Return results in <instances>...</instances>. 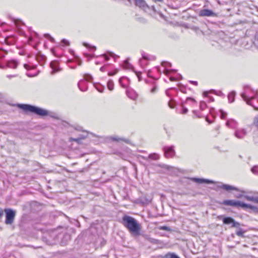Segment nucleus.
<instances>
[{
    "instance_id": "f257e3e1",
    "label": "nucleus",
    "mask_w": 258,
    "mask_h": 258,
    "mask_svg": "<svg viewBox=\"0 0 258 258\" xmlns=\"http://www.w3.org/2000/svg\"><path fill=\"white\" fill-rule=\"evenodd\" d=\"M122 223L133 236H138L140 235L141 226L133 217L128 215L124 216L122 217Z\"/></svg>"
},
{
    "instance_id": "f03ea898",
    "label": "nucleus",
    "mask_w": 258,
    "mask_h": 258,
    "mask_svg": "<svg viewBox=\"0 0 258 258\" xmlns=\"http://www.w3.org/2000/svg\"><path fill=\"white\" fill-rule=\"evenodd\" d=\"M243 99L248 105L252 106L255 110H258V92L251 90L249 87H246L243 92L241 94Z\"/></svg>"
},
{
    "instance_id": "7ed1b4c3",
    "label": "nucleus",
    "mask_w": 258,
    "mask_h": 258,
    "mask_svg": "<svg viewBox=\"0 0 258 258\" xmlns=\"http://www.w3.org/2000/svg\"><path fill=\"white\" fill-rule=\"evenodd\" d=\"M19 107L25 111L33 112L41 116L48 115V111L44 109L29 104H19Z\"/></svg>"
},
{
    "instance_id": "20e7f679",
    "label": "nucleus",
    "mask_w": 258,
    "mask_h": 258,
    "mask_svg": "<svg viewBox=\"0 0 258 258\" xmlns=\"http://www.w3.org/2000/svg\"><path fill=\"white\" fill-rule=\"evenodd\" d=\"M222 204L224 205L235 207L237 208L241 207L243 209L249 208L251 210H256V207L250 204H247L239 201L233 200H226L223 201Z\"/></svg>"
},
{
    "instance_id": "39448f33",
    "label": "nucleus",
    "mask_w": 258,
    "mask_h": 258,
    "mask_svg": "<svg viewBox=\"0 0 258 258\" xmlns=\"http://www.w3.org/2000/svg\"><path fill=\"white\" fill-rule=\"evenodd\" d=\"M4 211L6 213V224H12L16 215L15 212L11 209H5Z\"/></svg>"
},
{
    "instance_id": "423d86ee",
    "label": "nucleus",
    "mask_w": 258,
    "mask_h": 258,
    "mask_svg": "<svg viewBox=\"0 0 258 258\" xmlns=\"http://www.w3.org/2000/svg\"><path fill=\"white\" fill-rule=\"evenodd\" d=\"M151 198H148L146 196H143L136 199L135 203L140 204L143 206L148 205L151 201Z\"/></svg>"
},
{
    "instance_id": "0eeeda50",
    "label": "nucleus",
    "mask_w": 258,
    "mask_h": 258,
    "mask_svg": "<svg viewBox=\"0 0 258 258\" xmlns=\"http://www.w3.org/2000/svg\"><path fill=\"white\" fill-rule=\"evenodd\" d=\"M163 150L164 152L165 156L166 158H172L175 155V152L174 150L173 146L165 147Z\"/></svg>"
},
{
    "instance_id": "6e6552de",
    "label": "nucleus",
    "mask_w": 258,
    "mask_h": 258,
    "mask_svg": "<svg viewBox=\"0 0 258 258\" xmlns=\"http://www.w3.org/2000/svg\"><path fill=\"white\" fill-rule=\"evenodd\" d=\"M223 222L225 224H232L233 227H237L240 225L238 222H236L233 218L229 217L224 218Z\"/></svg>"
},
{
    "instance_id": "1a4fd4ad",
    "label": "nucleus",
    "mask_w": 258,
    "mask_h": 258,
    "mask_svg": "<svg viewBox=\"0 0 258 258\" xmlns=\"http://www.w3.org/2000/svg\"><path fill=\"white\" fill-rule=\"evenodd\" d=\"M189 179L191 180L192 181H194L195 182H196L199 184H202V183H214V182L213 180L204 179V178H197V177H190L188 178Z\"/></svg>"
},
{
    "instance_id": "9d476101",
    "label": "nucleus",
    "mask_w": 258,
    "mask_h": 258,
    "mask_svg": "<svg viewBox=\"0 0 258 258\" xmlns=\"http://www.w3.org/2000/svg\"><path fill=\"white\" fill-rule=\"evenodd\" d=\"M218 187L219 188H221L226 191H229L231 190H236V191H240L238 188L233 186L232 185H230L229 184L220 183V184L218 185Z\"/></svg>"
},
{
    "instance_id": "9b49d317",
    "label": "nucleus",
    "mask_w": 258,
    "mask_h": 258,
    "mask_svg": "<svg viewBox=\"0 0 258 258\" xmlns=\"http://www.w3.org/2000/svg\"><path fill=\"white\" fill-rule=\"evenodd\" d=\"M199 16L202 17L207 16H216V14L211 10L208 9H203L200 11Z\"/></svg>"
},
{
    "instance_id": "f8f14e48",
    "label": "nucleus",
    "mask_w": 258,
    "mask_h": 258,
    "mask_svg": "<svg viewBox=\"0 0 258 258\" xmlns=\"http://www.w3.org/2000/svg\"><path fill=\"white\" fill-rule=\"evenodd\" d=\"M126 93L127 96L133 100H136L138 97L137 93L132 89L130 88L127 89Z\"/></svg>"
},
{
    "instance_id": "ddd939ff",
    "label": "nucleus",
    "mask_w": 258,
    "mask_h": 258,
    "mask_svg": "<svg viewBox=\"0 0 258 258\" xmlns=\"http://www.w3.org/2000/svg\"><path fill=\"white\" fill-rule=\"evenodd\" d=\"M50 66L52 69L51 74H54L56 72H58L60 71V69L59 67L58 62L56 60H53L51 61L50 63Z\"/></svg>"
},
{
    "instance_id": "4468645a",
    "label": "nucleus",
    "mask_w": 258,
    "mask_h": 258,
    "mask_svg": "<svg viewBox=\"0 0 258 258\" xmlns=\"http://www.w3.org/2000/svg\"><path fill=\"white\" fill-rule=\"evenodd\" d=\"M87 136H88V133L83 132L82 134L79 135V136L78 138H70V141H75L78 143H80L82 140H83V139L86 138L87 137Z\"/></svg>"
},
{
    "instance_id": "2eb2a0df",
    "label": "nucleus",
    "mask_w": 258,
    "mask_h": 258,
    "mask_svg": "<svg viewBox=\"0 0 258 258\" xmlns=\"http://www.w3.org/2000/svg\"><path fill=\"white\" fill-rule=\"evenodd\" d=\"M246 135V132L245 129L242 128L237 130L235 133V136L238 139L243 138Z\"/></svg>"
},
{
    "instance_id": "dca6fc26",
    "label": "nucleus",
    "mask_w": 258,
    "mask_h": 258,
    "mask_svg": "<svg viewBox=\"0 0 258 258\" xmlns=\"http://www.w3.org/2000/svg\"><path fill=\"white\" fill-rule=\"evenodd\" d=\"M87 83V81L84 80H80L79 82L78 86L81 91H86L87 90V87H86Z\"/></svg>"
},
{
    "instance_id": "f3484780",
    "label": "nucleus",
    "mask_w": 258,
    "mask_h": 258,
    "mask_svg": "<svg viewBox=\"0 0 258 258\" xmlns=\"http://www.w3.org/2000/svg\"><path fill=\"white\" fill-rule=\"evenodd\" d=\"M135 5L142 9H145L148 7V6L145 0H134Z\"/></svg>"
},
{
    "instance_id": "a211bd4d",
    "label": "nucleus",
    "mask_w": 258,
    "mask_h": 258,
    "mask_svg": "<svg viewBox=\"0 0 258 258\" xmlns=\"http://www.w3.org/2000/svg\"><path fill=\"white\" fill-rule=\"evenodd\" d=\"M7 64L9 68L16 69L18 64V62L16 60H11L7 62Z\"/></svg>"
},
{
    "instance_id": "6ab92c4d",
    "label": "nucleus",
    "mask_w": 258,
    "mask_h": 258,
    "mask_svg": "<svg viewBox=\"0 0 258 258\" xmlns=\"http://www.w3.org/2000/svg\"><path fill=\"white\" fill-rule=\"evenodd\" d=\"M162 65L165 68H167L168 67H170L171 66V64L168 62H163L162 63ZM173 71L172 70H168V69L165 68L164 70V73L165 75H167L171 71Z\"/></svg>"
},
{
    "instance_id": "aec40b11",
    "label": "nucleus",
    "mask_w": 258,
    "mask_h": 258,
    "mask_svg": "<svg viewBox=\"0 0 258 258\" xmlns=\"http://www.w3.org/2000/svg\"><path fill=\"white\" fill-rule=\"evenodd\" d=\"M148 60V57L145 54L143 55L142 58L140 60V63L142 68H144L147 65Z\"/></svg>"
},
{
    "instance_id": "412c9836",
    "label": "nucleus",
    "mask_w": 258,
    "mask_h": 258,
    "mask_svg": "<svg viewBox=\"0 0 258 258\" xmlns=\"http://www.w3.org/2000/svg\"><path fill=\"white\" fill-rule=\"evenodd\" d=\"M110 139L112 141H114L119 142V141H123L124 142H126L127 143H129V141L128 140H126L125 139L120 138H119V137H118L117 136H112V137H111Z\"/></svg>"
},
{
    "instance_id": "4be33fe9",
    "label": "nucleus",
    "mask_w": 258,
    "mask_h": 258,
    "mask_svg": "<svg viewBox=\"0 0 258 258\" xmlns=\"http://www.w3.org/2000/svg\"><path fill=\"white\" fill-rule=\"evenodd\" d=\"M235 92L232 91L230 92L228 95V99L229 103H232L235 99Z\"/></svg>"
},
{
    "instance_id": "5701e85b",
    "label": "nucleus",
    "mask_w": 258,
    "mask_h": 258,
    "mask_svg": "<svg viewBox=\"0 0 258 258\" xmlns=\"http://www.w3.org/2000/svg\"><path fill=\"white\" fill-rule=\"evenodd\" d=\"M163 258H180L177 255L174 253H168L165 254Z\"/></svg>"
},
{
    "instance_id": "b1692460",
    "label": "nucleus",
    "mask_w": 258,
    "mask_h": 258,
    "mask_svg": "<svg viewBox=\"0 0 258 258\" xmlns=\"http://www.w3.org/2000/svg\"><path fill=\"white\" fill-rule=\"evenodd\" d=\"M107 87L108 89L112 91L114 89V83L113 81L111 80H109L107 82Z\"/></svg>"
},
{
    "instance_id": "393cba45",
    "label": "nucleus",
    "mask_w": 258,
    "mask_h": 258,
    "mask_svg": "<svg viewBox=\"0 0 258 258\" xmlns=\"http://www.w3.org/2000/svg\"><path fill=\"white\" fill-rule=\"evenodd\" d=\"M235 123V120L233 119H229L226 122V125L229 127L233 128V124Z\"/></svg>"
},
{
    "instance_id": "a878e982",
    "label": "nucleus",
    "mask_w": 258,
    "mask_h": 258,
    "mask_svg": "<svg viewBox=\"0 0 258 258\" xmlns=\"http://www.w3.org/2000/svg\"><path fill=\"white\" fill-rule=\"evenodd\" d=\"M122 66L123 68L126 69H130L132 67V65L128 62L127 60H124L123 61Z\"/></svg>"
},
{
    "instance_id": "bb28decb",
    "label": "nucleus",
    "mask_w": 258,
    "mask_h": 258,
    "mask_svg": "<svg viewBox=\"0 0 258 258\" xmlns=\"http://www.w3.org/2000/svg\"><path fill=\"white\" fill-rule=\"evenodd\" d=\"M149 158L151 159H153V160H157L159 159V156L156 153H153V154H151L149 156Z\"/></svg>"
},
{
    "instance_id": "cd10ccee",
    "label": "nucleus",
    "mask_w": 258,
    "mask_h": 258,
    "mask_svg": "<svg viewBox=\"0 0 258 258\" xmlns=\"http://www.w3.org/2000/svg\"><path fill=\"white\" fill-rule=\"evenodd\" d=\"M244 198L248 201L254 202V195L251 196L245 195L244 196Z\"/></svg>"
},
{
    "instance_id": "c85d7f7f",
    "label": "nucleus",
    "mask_w": 258,
    "mask_h": 258,
    "mask_svg": "<svg viewBox=\"0 0 258 258\" xmlns=\"http://www.w3.org/2000/svg\"><path fill=\"white\" fill-rule=\"evenodd\" d=\"M83 45L84 46H85L86 47L89 48L90 50H91V49H93L94 50H95L96 48L95 46H91V45H90L89 43H83Z\"/></svg>"
},
{
    "instance_id": "c756f323",
    "label": "nucleus",
    "mask_w": 258,
    "mask_h": 258,
    "mask_svg": "<svg viewBox=\"0 0 258 258\" xmlns=\"http://www.w3.org/2000/svg\"><path fill=\"white\" fill-rule=\"evenodd\" d=\"M96 89L100 93H102L104 91V87L100 85H97L95 86Z\"/></svg>"
},
{
    "instance_id": "7c9ffc66",
    "label": "nucleus",
    "mask_w": 258,
    "mask_h": 258,
    "mask_svg": "<svg viewBox=\"0 0 258 258\" xmlns=\"http://www.w3.org/2000/svg\"><path fill=\"white\" fill-rule=\"evenodd\" d=\"M207 105L205 102L204 101H201L200 103V109L201 110H204L206 107Z\"/></svg>"
},
{
    "instance_id": "2f4dec72",
    "label": "nucleus",
    "mask_w": 258,
    "mask_h": 258,
    "mask_svg": "<svg viewBox=\"0 0 258 258\" xmlns=\"http://www.w3.org/2000/svg\"><path fill=\"white\" fill-rule=\"evenodd\" d=\"M244 233V231L240 229L236 231V234L237 235H238L239 236L243 237H244V235H243Z\"/></svg>"
},
{
    "instance_id": "473e14b6",
    "label": "nucleus",
    "mask_w": 258,
    "mask_h": 258,
    "mask_svg": "<svg viewBox=\"0 0 258 258\" xmlns=\"http://www.w3.org/2000/svg\"><path fill=\"white\" fill-rule=\"evenodd\" d=\"M251 170L254 174L258 175V166L253 167Z\"/></svg>"
},
{
    "instance_id": "72a5a7b5",
    "label": "nucleus",
    "mask_w": 258,
    "mask_h": 258,
    "mask_svg": "<svg viewBox=\"0 0 258 258\" xmlns=\"http://www.w3.org/2000/svg\"><path fill=\"white\" fill-rule=\"evenodd\" d=\"M44 37L48 39L51 42H54V39L49 34H44Z\"/></svg>"
},
{
    "instance_id": "f704fd0d",
    "label": "nucleus",
    "mask_w": 258,
    "mask_h": 258,
    "mask_svg": "<svg viewBox=\"0 0 258 258\" xmlns=\"http://www.w3.org/2000/svg\"><path fill=\"white\" fill-rule=\"evenodd\" d=\"M220 111L221 112V118L223 119H225L227 116V113L222 110H220Z\"/></svg>"
},
{
    "instance_id": "c9c22d12",
    "label": "nucleus",
    "mask_w": 258,
    "mask_h": 258,
    "mask_svg": "<svg viewBox=\"0 0 258 258\" xmlns=\"http://www.w3.org/2000/svg\"><path fill=\"white\" fill-rule=\"evenodd\" d=\"M159 229L160 230L167 231H171L170 228L168 227V226H161V227H159Z\"/></svg>"
},
{
    "instance_id": "e433bc0d",
    "label": "nucleus",
    "mask_w": 258,
    "mask_h": 258,
    "mask_svg": "<svg viewBox=\"0 0 258 258\" xmlns=\"http://www.w3.org/2000/svg\"><path fill=\"white\" fill-rule=\"evenodd\" d=\"M92 79V77L91 75L89 74H86L84 75V80L86 81H89Z\"/></svg>"
},
{
    "instance_id": "4c0bfd02",
    "label": "nucleus",
    "mask_w": 258,
    "mask_h": 258,
    "mask_svg": "<svg viewBox=\"0 0 258 258\" xmlns=\"http://www.w3.org/2000/svg\"><path fill=\"white\" fill-rule=\"evenodd\" d=\"M253 124L258 127V116H255L253 119Z\"/></svg>"
},
{
    "instance_id": "58836bf2",
    "label": "nucleus",
    "mask_w": 258,
    "mask_h": 258,
    "mask_svg": "<svg viewBox=\"0 0 258 258\" xmlns=\"http://www.w3.org/2000/svg\"><path fill=\"white\" fill-rule=\"evenodd\" d=\"M158 88L156 86H154L151 90L150 92L151 93H155L157 92Z\"/></svg>"
},
{
    "instance_id": "ea45409f",
    "label": "nucleus",
    "mask_w": 258,
    "mask_h": 258,
    "mask_svg": "<svg viewBox=\"0 0 258 258\" xmlns=\"http://www.w3.org/2000/svg\"><path fill=\"white\" fill-rule=\"evenodd\" d=\"M6 54V52L4 51V50L0 49V57H3L5 56V54Z\"/></svg>"
},
{
    "instance_id": "a19ab883",
    "label": "nucleus",
    "mask_w": 258,
    "mask_h": 258,
    "mask_svg": "<svg viewBox=\"0 0 258 258\" xmlns=\"http://www.w3.org/2000/svg\"><path fill=\"white\" fill-rule=\"evenodd\" d=\"M182 110L181 111V113L182 114H186L188 112V109L183 106H182Z\"/></svg>"
},
{
    "instance_id": "79ce46f5",
    "label": "nucleus",
    "mask_w": 258,
    "mask_h": 258,
    "mask_svg": "<svg viewBox=\"0 0 258 258\" xmlns=\"http://www.w3.org/2000/svg\"><path fill=\"white\" fill-rule=\"evenodd\" d=\"M124 78L121 77L119 80V83L120 84L121 86L123 88H125V86L122 84V81Z\"/></svg>"
},
{
    "instance_id": "37998d69",
    "label": "nucleus",
    "mask_w": 258,
    "mask_h": 258,
    "mask_svg": "<svg viewBox=\"0 0 258 258\" xmlns=\"http://www.w3.org/2000/svg\"><path fill=\"white\" fill-rule=\"evenodd\" d=\"M61 42L66 45H69L70 44L69 42L64 39L61 40Z\"/></svg>"
},
{
    "instance_id": "c03bdc74",
    "label": "nucleus",
    "mask_w": 258,
    "mask_h": 258,
    "mask_svg": "<svg viewBox=\"0 0 258 258\" xmlns=\"http://www.w3.org/2000/svg\"><path fill=\"white\" fill-rule=\"evenodd\" d=\"M254 203L258 204V194L254 195Z\"/></svg>"
},
{
    "instance_id": "a18cd8bd",
    "label": "nucleus",
    "mask_w": 258,
    "mask_h": 258,
    "mask_svg": "<svg viewBox=\"0 0 258 258\" xmlns=\"http://www.w3.org/2000/svg\"><path fill=\"white\" fill-rule=\"evenodd\" d=\"M116 73H117V71H114L113 72H109L108 73V75L110 76H111L114 75Z\"/></svg>"
},
{
    "instance_id": "49530a36",
    "label": "nucleus",
    "mask_w": 258,
    "mask_h": 258,
    "mask_svg": "<svg viewBox=\"0 0 258 258\" xmlns=\"http://www.w3.org/2000/svg\"><path fill=\"white\" fill-rule=\"evenodd\" d=\"M13 21L15 24L16 25H17L18 26V23L20 22H21V21L20 20H17V19H13Z\"/></svg>"
},
{
    "instance_id": "de8ad7c7",
    "label": "nucleus",
    "mask_w": 258,
    "mask_h": 258,
    "mask_svg": "<svg viewBox=\"0 0 258 258\" xmlns=\"http://www.w3.org/2000/svg\"><path fill=\"white\" fill-rule=\"evenodd\" d=\"M191 29L195 31H197L199 30V28L196 26H192L191 27Z\"/></svg>"
},
{
    "instance_id": "09e8293b",
    "label": "nucleus",
    "mask_w": 258,
    "mask_h": 258,
    "mask_svg": "<svg viewBox=\"0 0 258 258\" xmlns=\"http://www.w3.org/2000/svg\"><path fill=\"white\" fill-rule=\"evenodd\" d=\"M4 215V211L2 209L0 208V218L3 216Z\"/></svg>"
},
{
    "instance_id": "8fccbe9b",
    "label": "nucleus",
    "mask_w": 258,
    "mask_h": 258,
    "mask_svg": "<svg viewBox=\"0 0 258 258\" xmlns=\"http://www.w3.org/2000/svg\"><path fill=\"white\" fill-rule=\"evenodd\" d=\"M24 67L26 70L30 69V66L27 64H24Z\"/></svg>"
},
{
    "instance_id": "3c124183",
    "label": "nucleus",
    "mask_w": 258,
    "mask_h": 258,
    "mask_svg": "<svg viewBox=\"0 0 258 258\" xmlns=\"http://www.w3.org/2000/svg\"><path fill=\"white\" fill-rule=\"evenodd\" d=\"M193 113L194 114H195L196 115H197L198 117H201V116H200L199 114H198L197 113V111L196 110H193Z\"/></svg>"
},
{
    "instance_id": "603ef678",
    "label": "nucleus",
    "mask_w": 258,
    "mask_h": 258,
    "mask_svg": "<svg viewBox=\"0 0 258 258\" xmlns=\"http://www.w3.org/2000/svg\"><path fill=\"white\" fill-rule=\"evenodd\" d=\"M102 56H104V57L105 58V60H108L109 59L108 56L107 55H106V54H103Z\"/></svg>"
},
{
    "instance_id": "864d4df0",
    "label": "nucleus",
    "mask_w": 258,
    "mask_h": 258,
    "mask_svg": "<svg viewBox=\"0 0 258 258\" xmlns=\"http://www.w3.org/2000/svg\"><path fill=\"white\" fill-rule=\"evenodd\" d=\"M141 73V72H136V75L138 76L139 80H140V75Z\"/></svg>"
},
{
    "instance_id": "5fc2aeb1",
    "label": "nucleus",
    "mask_w": 258,
    "mask_h": 258,
    "mask_svg": "<svg viewBox=\"0 0 258 258\" xmlns=\"http://www.w3.org/2000/svg\"><path fill=\"white\" fill-rule=\"evenodd\" d=\"M235 197L237 198H241V197H242V195L241 194H238L236 195Z\"/></svg>"
},
{
    "instance_id": "6e6d98bb",
    "label": "nucleus",
    "mask_w": 258,
    "mask_h": 258,
    "mask_svg": "<svg viewBox=\"0 0 258 258\" xmlns=\"http://www.w3.org/2000/svg\"><path fill=\"white\" fill-rule=\"evenodd\" d=\"M190 82L191 83H192V84H193L195 85H198V82H196V81H190Z\"/></svg>"
},
{
    "instance_id": "4d7b16f0",
    "label": "nucleus",
    "mask_w": 258,
    "mask_h": 258,
    "mask_svg": "<svg viewBox=\"0 0 258 258\" xmlns=\"http://www.w3.org/2000/svg\"><path fill=\"white\" fill-rule=\"evenodd\" d=\"M214 101V99L213 97H209V102H213Z\"/></svg>"
},
{
    "instance_id": "13d9d810",
    "label": "nucleus",
    "mask_w": 258,
    "mask_h": 258,
    "mask_svg": "<svg viewBox=\"0 0 258 258\" xmlns=\"http://www.w3.org/2000/svg\"><path fill=\"white\" fill-rule=\"evenodd\" d=\"M156 241H157L156 239H151L150 240V241L152 243H156Z\"/></svg>"
},
{
    "instance_id": "bf43d9fd",
    "label": "nucleus",
    "mask_w": 258,
    "mask_h": 258,
    "mask_svg": "<svg viewBox=\"0 0 258 258\" xmlns=\"http://www.w3.org/2000/svg\"><path fill=\"white\" fill-rule=\"evenodd\" d=\"M187 100H191V101H193V102H195V100L194 99H192V98H187Z\"/></svg>"
},
{
    "instance_id": "052dcab7",
    "label": "nucleus",
    "mask_w": 258,
    "mask_h": 258,
    "mask_svg": "<svg viewBox=\"0 0 258 258\" xmlns=\"http://www.w3.org/2000/svg\"><path fill=\"white\" fill-rule=\"evenodd\" d=\"M104 67H102L100 68V70L102 72H103L104 71Z\"/></svg>"
},
{
    "instance_id": "680f3d73",
    "label": "nucleus",
    "mask_w": 258,
    "mask_h": 258,
    "mask_svg": "<svg viewBox=\"0 0 258 258\" xmlns=\"http://www.w3.org/2000/svg\"><path fill=\"white\" fill-rule=\"evenodd\" d=\"M208 92H205L204 93V96H207L208 95Z\"/></svg>"
},
{
    "instance_id": "e2e57ef3",
    "label": "nucleus",
    "mask_w": 258,
    "mask_h": 258,
    "mask_svg": "<svg viewBox=\"0 0 258 258\" xmlns=\"http://www.w3.org/2000/svg\"><path fill=\"white\" fill-rule=\"evenodd\" d=\"M14 77H15V76H12V75H8L7 76V77L9 78H11Z\"/></svg>"
},
{
    "instance_id": "0e129e2a",
    "label": "nucleus",
    "mask_w": 258,
    "mask_h": 258,
    "mask_svg": "<svg viewBox=\"0 0 258 258\" xmlns=\"http://www.w3.org/2000/svg\"><path fill=\"white\" fill-rule=\"evenodd\" d=\"M223 216H219L218 217V218L219 219H221V218H222Z\"/></svg>"
},
{
    "instance_id": "69168bd1",
    "label": "nucleus",
    "mask_w": 258,
    "mask_h": 258,
    "mask_svg": "<svg viewBox=\"0 0 258 258\" xmlns=\"http://www.w3.org/2000/svg\"><path fill=\"white\" fill-rule=\"evenodd\" d=\"M155 2H162L163 0H154Z\"/></svg>"
},
{
    "instance_id": "338daca9",
    "label": "nucleus",
    "mask_w": 258,
    "mask_h": 258,
    "mask_svg": "<svg viewBox=\"0 0 258 258\" xmlns=\"http://www.w3.org/2000/svg\"><path fill=\"white\" fill-rule=\"evenodd\" d=\"M170 80H171V81H174V79L173 78H170Z\"/></svg>"
},
{
    "instance_id": "774afa93",
    "label": "nucleus",
    "mask_w": 258,
    "mask_h": 258,
    "mask_svg": "<svg viewBox=\"0 0 258 258\" xmlns=\"http://www.w3.org/2000/svg\"><path fill=\"white\" fill-rule=\"evenodd\" d=\"M113 54L112 53H110V55H111V56H113Z\"/></svg>"
}]
</instances>
